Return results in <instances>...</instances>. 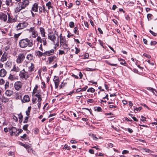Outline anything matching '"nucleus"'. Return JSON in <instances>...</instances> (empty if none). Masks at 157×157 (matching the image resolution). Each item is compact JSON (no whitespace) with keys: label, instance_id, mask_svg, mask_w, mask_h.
<instances>
[{"label":"nucleus","instance_id":"27","mask_svg":"<svg viewBox=\"0 0 157 157\" xmlns=\"http://www.w3.org/2000/svg\"><path fill=\"white\" fill-rule=\"evenodd\" d=\"M44 39V38L41 39L40 37L38 36L36 40L38 42L42 43Z\"/></svg>","mask_w":157,"mask_h":157},{"label":"nucleus","instance_id":"56","mask_svg":"<svg viewBox=\"0 0 157 157\" xmlns=\"http://www.w3.org/2000/svg\"><path fill=\"white\" fill-rule=\"evenodd\" d=\"M59 77L58 76H54V78L53 79L54 81H58L59 80Z\"/></svg>","mask_w":157,"mask_h":157},{"label":"nucleus","instance_id":"33","mask_svg":"<svg viewBox=\"0 0 157 157\" xmlns=\"http://www.w3.org/2000/svg\"><path fill=\"white\" fill-rule=\"evenodd\" d=\"M95 110L97 111L98 112H101L102 111V109L101 107H96L95 108Z\"/></svg>","mask_w":157,"mask_h":157},{"label":"nucleus","instance_id":"22","mask_svg":"<svg viewBox=\"0 0 157 157\" xmlns=\"http://www.w3.org/2000/svg\"><path fill=\"white\" fill-rule=\"evenodd\" d=\"M33 58V56L31 54H28L27 55L26 58L29 60H32Z\"/></svg>","mask_w":157,"mask_h":157},{"label":"nucleus","instance_id":"37","mask_svg":"<svg viewBox=\"0 0 157 157\" xmlns=\"http://www.w3.org/2000/svg\"><path fill=\"white\" fill-rule=\"evenodd\" d=\"M29 125L28 124H26L23 127V128H22L23 129H24V130L25 131L27 130L28 127Z\"/></svg>","mask_w":157,"mask_h":157},{"label":"nucleus","instance_id":"3","mask_svg":"<svg viewBox=\"0 0 157 157\" xmlns=\"http://www.w3.org/2000/svg\"><path fill=\"white\" fill-rule=\"evenodd\" d=\"M29 3V1L25 0L22 2H20L18 4V6H20L23 9L25 8L28 5Z\"/></svg>","mask_w":157,"mask_h":157},{"label":"nucleus","instance_id":"17","mask_svg":"<svg viewBox=\"0 0 157 157\" xmlns=\"http://www.w3.org/2000/svg\"><path fill=\"white\" fill-rule=\"evenodd\" d=\"M13 3L12 0H6L5 1L6 5L9 6H11L13 5Z\"/></svg>","mask_w":157,"mask_h":157},{"label":"nucleus","instance_id":"19","mask_svg":"<svg viewBox=\"0 0 157 157\" xmlns=\"http://www.w3.org/2000/svg\"><path fill=\"white\" fill-rule=\"evenodd\" d=\"M5 94L7 96L10 97L13 94V92L10 90H7L6 91Z\"/></svg>","mask_w":157,"mask_h":157},{"label":"nucleus","instance_id":"15","mask_svg":"<svg viewBox=\"0 0 157 157\" xmlns=\"http://www.w3.org/2000/svg\"><path fill=\"white\" fill-rule=\"evenodd\" d=\"M60 38V46L62 45V43H65V40L63 38V36H62V34H61L59 35Z\"/></svg>","mask_w":157,"mask_h":157},{"label":"nucleus","instance_id":"23","mask_svg":"<svg viewBox=\"0 0 157 157\" xmlns=\"http://www.w3.org/2000/svg\"><path fill=\"white\" fill-rule=\"evenodd\" d=\"M2 101L5 103L8 102L9 100L8 98H6L4 96H3L2 97Z\"/></svg>","mask_w":157,"mask_h":157},{"label":"nucleus","instance_id":"28","mask_svg":"<svg viewBox=\"0 0 157 157\" xmlns=\"http://www.w3.org/2000/svg\"><path fill=\"white\" fill-rule=\"evenodd\" d=\"M22 9H23L21 8V7H20V6L17 7L15 9V12L16 13H18Z\"/></svg>","mask_w":157,"mask_h":157},{"label":"nucleus","instance_id":"58","mask_svg":"<svg viewBox=\"0 0 157 157\" xmlns=\"http://www.w3.org/2000/svg\"><path fill=\"white\" fill-rule=\"evenodd\" d=\"M141 117L142 118V119H141L140 120L141 121H143V122L145 121H146V118H145V117H144L143 116H142Z\"/></svg>","mask_w":157,"mask_h":157},{"label":"nucleus","instance_id":"25","mask_svg":"<svg viewBox=\"0 0 157 157\" xmlns=\"http://www.w3.org/2000/svg\"><path fill=\"white\" fill-rule=\"evenodd\" d=\"M20 70V69L18 67L14 66L11 71H14L15 72H18Z\"/></svg>","mask_w":157,"mask_h":157},{"label":"nucleus","instance_id":"2","mask_svg":"<svg viewBox=\"0 0 157 157\" xmlns=\"http://www.w3.org/2000/svg\"><path fill=\"white\" fill-rule=\"evenodd\" d=\"M19 75L22 79L26 80L29 77L30 75L24 69L20 71Z\"/></svg>","mask_w":157,"mask_h":157},{"label":"nucleus","instance_id":"35","mask_svg":"<svg viewBox=\"0 0 157 157\" xmlns=\"http://www.w3.org/2000/svg\"><path fill=\"white\" fill-rule=\"evenodd\" d=\"M98 41L99 43L100 44V45L102 46L103 48H104V44H105L102 41L100 40H98Z\"/></svg>","mask_w":157,"mask_h":157},{"label":"nucleus","instance_id":"55","mask_svg":"<svg viewBox=\"0 0 157 157\" xmlns=\"http://www.w3.org/2000/svg\"><path fill=\"white\" fill-rule=\"evenodd\" d=\"M13 119L15 121H18V120L17 117L15 115H13Z\"/></svg>","mask_w":157,"mask_h":157},{"label":"nucleus","instance_id":"45","mask_svg":"<svg viewBox=\"0 0 157 157\" xmlns=\"http://www.w3.org/2000/svg\"><path fill=\"white\" fill-rule=\"evenodd\" d=\"M18 118L19 120L23 119V116L22 115L21 113L18 115Z\"/></svg>","mask_w":157,"mask_h":157},{"label":"nucleus","instance_id":"57","mask_svg":"<svg viewBox=\"0 0 157 157\" xmlns=\"http://www.w3.org/2000/svg\"><path fill=\"white\" fill-rule=\"evenodd\" d=\"M8 154L9 156H12L14 155V153L13 152L10 151L8 153Z\"/></svg>","mask_w":157,"mask_h":157},{"label":"nucleus","instance_id":"30","mask_svg":"<svg viewBox=\"0 0 157 157\" xmlns=\"http://www.w3.org/2000/svg\"><path fill=\"white\" fill-rule=\"evenodd\" d=\"M8 78L11 80H13L15 79V77L14 75L10 74Z\"/></svg>","mask_w":157,"mask_h":157},{"label":"nucleus","instance_id":"46","mask_svg":"<svg viewBox=\"0 0 157 157\" xmlns=\"http://www.w3.org/2000/svg\"><path fill=\"white\" fill-rule=\"evenodd\" d=\"M143 55L147 58H151V56L147 54L146 53H144Z\"/></svg>","mask_w":157,"mask_h":157},{"label":"nucleus","instance_id":"20","mask_svg":"<svg viewBox=\"0 0 157 157\" xmlns=\"http://www.w3.org/2000/svg\"><path fill=\"white\" fill-rule=\"evenodd\" d=\"M34 65L33 63H31V65L28 67L29 71H33L34 70Z\"/></svg>","mask_w":157,"mask_h":157},{"label":"nucleus","instance_id":"62","mask_svg":"<svg viewBox=\"0 0 157 157\" xmlns=\"http://www.w3.org/2000/svg\"><path fill=\"white\" fill-rule=\"evenodd\" d=\"M120 64L122 65H124V64H126L125 61L124 59H123L121 61Z\"/></svg>","mask_w":157,"mask_h":157},{"label":"nucleus","instance_id":"52","mask_svg":"<svg viewBox=\"0 0 157 157\" xmlns=\"http://www.w3.org/2000/svg\"><path fill=\"white\" fill-rule=\"evenodd\" d=\"M23 130L22 129H20L19 132L15 134V136H18L19 135V133H21L23 132Z\"/></svg>","mask_w":157,"mask_h":157},{"label":"nucleus","instance_id":"64","mask_svg":"<svg viewBox=\"0 0 157 157\" xmlns=\"http://www.w3.org/2000/svg\"><path fill=\"white\" fill-rule=\"evenodd\" d=\"M89 152L91 154H94V151L92 149H90L89 150Z\"/></svg>","mask_w":157,"mask_h":157},{"label":"nucleus","instance_id":"61","mask_svg":"<svg viewBox=\"0 0 157 157\" xmlns=\"http://www.w3.org/2000/svg\"><path fill=\"white\" fill-rule=\"evenodd\" d=\"M27 151L29 153H30L31 151H32L33 153L34 154L33 152V150H32V148H30V147L27 149Z\"/></svg>","mask_w":157,"mask_h":157},{"label":"nucleus","instance_id":"38","mask_svg":"<svg viewBox=\"0 0 157 157\" xmlns=\"http://www.w3.org/2000/svg\"><path fill=\"white\" fill-rule=\"evenodd\" d=\"M63 149L69 150L70 149H71V148L69 146H68L67 145L65 144L64 146V147H63Z\"/></svg>","mask_w":157,"mask_h":157},{"label":"nucleus","instance_id":"8","mask_svg":"<svg viewBox=\"0 0 157 157\" xmlns=\"http://www.w3.org/2000/svg\"><path fill=\"white\" fill-rule=\"evenodd\" d=\"M48 38L52 41L54 44L55 43L56 37L54 35L52 34L51 33H49L48 34Z\"/></svg>","mask_w":157,"mask_h":157},{"label":"nucleus","instance_id":"34","mask_svg":"<svg viewBox=\"0 0 157 157\" xmlns=\"http://www.w3.org/2000/svg\"><path fill=\"white\" fill-rule=\"evenodd\" d=\"M55 85V87L56 89L58 88L59 85V81H54Z\"/></svg>","mask_w":157,"mask_h":157},{"label":"nucleus","instance_id":"53","mask_svg":"<svg viewBox=\"0 0 157 157\" xmlns=\"http://www.w3.org/2000/svg\"><path fill=\"white\" fill-rule=\"evenodd\" d=\"M147 89L148 90H151V91L153 92V93H154V90H155V89H153V88H151V87H149V88H148Z\"/></svg>","mask_w":157,"mask_h":157},{"label":"nucleus","instance_id":"12","mask_svg":"<svg viewBox=\"0 0 157 157\" xmlns=\"http://www.w3.org/2000/svg\"><path fill=\"white\" fill-rule=\"evenodd\" d=\"M38 7V3H35L33 5L32 10L33 11L35 12H37Z\"/></svg>","mask_w":157,"mask_h":157},{"label":"nucleus","instance_id":"24","mask_svg":"<svg viewBox=\"0 0 157 157\" xmlns=\"http://www.w3.org/2000/svg\"><path fill=\"white\" fill-rule=\"evenodd\" d=\"M31 106L29 107L28 108L27 110L26 111V115L27 116H29L30 114L29 113H30V111H31Z\"/></svg>","mask_w":157,"mask_h":157},{"label":"nucleus","instance_id":"51","mask_svg":"<svg viewBox=\"0 0 157 157\" xmlns=\"http://www.w3.org/2000/svg\"><path fill=\"white\" fill-rule=\"evenodd\" d=\"M149 32L154 36H156L157 35L156 33H154L151 30H149Z\"/></svg>","mask_w":157,"mask_h":157},{"label":"nucleus","instance_id":"32","mask_svg":"<svg viewBox=\"0 0 157 157\" xmlns=\"http://www.w3.org/2000/svg\"><path fill=\"white\" fill-rule=\"evenodd\" d=\"M55 57L54 56H51V57H49L48 59V60H49V63H50L53 61V60L54 59V57Z\"/></svg>","mask_w":157,"mask_h":157},{"label":"nucleus","instance_id":"16","mask_svg":"<svg viewBox=\"0 0 157 157\" xmlns=\"http://www.w3.org/2000/svg\"><path fill=\"white\" fill-rule=\"evenodd\" d=\"M30 101V98L28 95H25L24 96L23 100V102H28Z\"/></svg>","mask_w":157,"mask_h":157},{"label":"nucleus","instance_id":"60","mask_svg":"<svg viewBox=\"0 0 157 157\" xmlns=\"http://www.w3.org/2000/svg\"><path fill=\"white\" fill-rule=\"evenodd\" d=\"M128 151L126 150H124L122 152V153L123 154H126L128 153Z\"/></svg>","mask_w":157,"mask_h":157},{"label":"nucleus","instance_id":"11","mask_svg":"<svg viewBox=\"0 0 157 157\" xmlns=\"http://www.w3.org/2000/svg\"><path fill=\"white\" fill-rule=\"evenodd\" d=\"M8 54L6 52H4L2 54V56L1 58V61L2 62H4L6 61L7 58Z\"/></svg>","mask_w":157,"mask_h":157},{"label":"nucleus","instance_id":"59","mask_svg":"<svg viewBox=\"0 0 157 157\" xmlns=\"http://www.w3.org/2000/svg\"><path fill=\"white\" fill-rule=\"evenodd\" d=\"M75 49H76V51L75 52V53L76 54H77L79 52L80 50L79 49H78V48L77 47L75 48Z\"/></svg>","mask_w":157,"mask_h":157},{"label":"nucleus","instance_id":"21","mask_svg":"<svg viewBox=\"0 0 157 157\" xmlns=\"http://www.w3.org/2000/svg\"><path fill=\"white\" fill-rule=\"evenodd\" d=\"M40 33L42 35V36L45 37V35L44 29L43 28H40Z\"/></svg>","mask_w":157,"mask_h":157},{"label":"nucleus","instance_id":"40","mask_svg":"<svg viewBox=\"0 0 157 157\" xmlns=\"http://www.w3.org/2000/svg\"><path fill=\"white\" fill-rule=\"evenodd\" d=\"M27 137L28 136L26 134H25L22 136H21V138H22L25 140H26L28 138Z\"/></svg>","mask_w":157,"mask_h":157},{"label":"nucleus","instance_id":"47","mask_svg":"<svg viewBox=\"0 0 157 157\" xmlns=\"http://www.w3.org/2000/svg\"><path fill=\"white\" fill-rule=\"evenodd\" d=\"M9 84V82L7 81L6 82L5 85V88L6 89L8 87Z\"/></svg>","mask_w":157,"mask_h":157},{"label":"nucleus","instance_id":"63","mask_svg":"<svg viewBox=\"0 0 157 157\" xmlns=\"http://www.w3.org/2000/svg\"><path fill=\"white\" fill-rule=\"evenodd\" d=\"M34 95H35L36 97H37V96H39L40 95V92H37Z\"/></svg>","mask_w":157,"mask_h":157},{"label":"nucleus","instance_id":"39","mask_svg":"<svg viewBox=\"0 0 157 157\" xmlns=\"http://www.w3.org/2000/svg\"><path fill=\"white\" fill-rule=\"evenodd\" d=\"M69 26L71 28H73L75 24L73 22L71 21L69 23Z\"/></svg>","mask_w":157,"mask_h":157},{"label":"nucleus","instance_id":"50","mask_svg":"<svg viewBox=\"0 0 157 157\" xmlns=\"http://www.w3.org/2000/svg\"><path fill=\"white\" fill-rule=\"evenodd\" d=\"M5 82L3 78L0 79V85H2L5 83Z\"/></svg>","mask_w":157,"mask_h":157},{"label":"nucleus","instance_id":"13","mask_svg":"<svg viewBox=\"0 0 157 157\" xmlns=\"http://www.w3.org/2000/svg\"><path fill=\"white\" fill-rule=\"evenodd\" d=\"M6 71L5 69H1L0 70V76L2 77H4L6 75Z\"/></svg>","mask_w":157,"mask_h":157},{"label":"nucleus","instance_id":"4","mask_svg":"<svg viewBox=\"0 0 157 157\" xmlns=\"http://www.w3.org/2000/svg\"><path fill=\"white\" fill-rule=\"evenodd\" d=\"M28 25V23L26 22H24L22 23H19L16 26L17 30H19L23 29L26 27Z\"/></svg>","mask_w":157,"mask_h":157},{"label":"nucleus","instance_id":"9","mask_svg":"<svg viewBox=\"0 0 157 157\" xmlns=\"http://www.w3.org/2000/svg\"><path fill=\"white\" fill-rule=\"evenodd\" d=\"M7 15L4 13L0 12V19L6 22L7 20Z\"/></svg>","mask_w":157,"mask_h":157},{"label":"nucleus","instance_id":"49","mask_svg":"<svg viewBox=\"0 0 157 157\" xmlns=\"http://www.w3.org/2000/svg\"><path fill=\"white\" fill-rule=\"evenodd\" d=\"M37 88H34L33 93L32 95H34L35 94H36L37 92Z\"/></svg>","mask_w":157,"mask_h":157},{"label":"nucleus","instance_id":"1","mask_svg":"<svg viewBox=\"0 0 157 157\" xmlns=\"http://www.w3.org/2000/svg\"><path fill=\"white\" fill-rule=\"evenodd\" d=\"M19 45L21 48H23L27 47H32L33 45V41L28 38L23 39L19 41Z\"/></svg>","mask_w":157,"mask_h":157},{"label":"nucleus","instance_id":"54","mask_svg":"<svg viewBox=\"0 0 157 157\" xmlns=\"http://www.w3.org/2000/svg\"><path fill=\"white\" fill-rule=\"evenodd\" d=\"M157 42L156 41H151L150 43L151 45H153L156 44Z\"/></svg>","mask_w":157,"mask_h":157},{"label":"nucleus","instance_id":"43","mask_svg":"<svg viewBox=\"0 0 157 157\" xmlns=\"http://www.w3.org/2000/svg\"><path fill=\"white\" fill-rule=\"evenodd\" d=\"M36 98H33V99L32 100V102L33 104H35L36 102Z\"/></svg>","mask_w":157,"mask_h":157},{"label":"nucleus","instance_id":"18","mask_svg":"<svg viewBox=\"0 0 157 157\" xmlns=\"http://www.w3.org/2000/svg\"><path fill=\"white\" fill-rule=\"evenodd\" d=\"M36 55L38 56L39 57H40L42 56H44L45 55L44 52H42L40 51H38L36 52Z\"/></svg>","mask_w":157,"mask_h":157},{"label":"nucleus","instance_id":"44","mask_svg":"<svg viewBox=\"0 0 157 157\" xmlns=\"http://www.w3.org/2000/svg\"><path fill=\"white\" fill-rule=\"evenodd\" d=\"M29 119L28 116H27L25 117V120L23 121V123H26L28 122V119Z\"/></svg>","mask_w":157,"mask_h":157},{"label":"nucleus","instance_id":"14","mask_svg":"<svg viewBox=\"0 0 157 157\" xmlns=\"http://www.w3.org/2000/svg\"><path fill=\"white\" fill-rule=\"evenodd\" d=\"M8 20L7 22L8 23H12L16 21V20L15 18H12L10 14L8 13Z\"/></svg>","mask_w":157,"mask_h":157},{"label":"nucleus","instance_id":"48","mask_svg":"<svg viewBox=\"0 0 157 157\" xmlns=\"http://www.w3.org/2000/svg\"><path fill=\"white\" fill-rule=\"evenodd\" d=\"M107 63L108 65L112 66H117V64H111L110 62H107Z\"/></svg>","mask_w":157,"mask_h":157},{"label":"nucleus","instance_id":"41","mask_svg":"<svg viewBox=\"0 0 157 157\" xmlns=\"http://www.w3.org/2000/svg\"><path fill=\"white\" fill-rule=\"evenodd\" d=\"M36 31H33L32 32V35H33L32 37L33 38H35L37 36V35L36 36Z\"/></svg>","mask_w":157,"mask_h":157},{"label":"nucleus","instance_id":"10","mask_svg":"<svg viewBox=\"0 0 157 157\" xmlns=\"http://www.w3.org/2000/svg\"><path fill=\"white\" fill-rule=\"evenodd\" d=\"M54 51L55 50L54 49H52L50 50L45 52H44L45 55L44 57H46V56H49L53 55L54 53Z\"/></svg>","mask_w":157,"mask_h":157},{"label":"nucleus","instance_id":"7","mask_svg":"<svg viewBox=\"0 0 157 157\" xmlns=\"http://www.w3.org/2000/svg\"><path fill=\"white\" fill-rule=\"evenodd\" d=\"M9 129L10 130V132L11 133V135L12 136L15 135L16 133H17V129L15 127H9Z\"/></svg>","mask_w":157,"mask_h":157},{"label":"nucleus","instance_id":"42","mask_svg":"<svg viewBox=\"0 0 157 157\" xmlns=\"http://www.w3.org/2000/svg\"><path fill=\"white\" fill-rule=\"evenodd\" d=\"M78 28L77 27H75L74 28V33L75 34H78V33L77 32Z\"/></svg>","mask_w":157,"mask_h":157},{"label":"nucleus","instance_id":"31","mask_svg":"<svg viewBox=\"0 0 157 157\" xmlns=\"http://www.w3.org/2000/svg\"><path fill=\"white\" fill-rule=\"evenodd\" d=\"M51 2H49L46 4V6L48 7V9H50L51 7Z\"/></svg>","mask_w":157,"mask_h":157},{"label":"nucleus","instance_id":"6","mask_svg":"<svg viewBox=\"0 0 157 157\" xmlns=\"http://www.w3.org/2000/svg\"><path fill=\"white\" fill-rule=\"evenodd\" d=\"M22 83L21 82L19 81L16 82L14 85L15 89L17 90H19L21 88Z\"/></svg>","mask_w":157,"mask_h":157},{"label":"nucleus","instance_id":"26","mask_svg":"<svg viewBox=\"0 0 157 157\" xmlns=\"http://www.w3.org/2000/svg\"><path fill=\"white\" fill-rule=\"evenodd\" d=\"M95 89L92 87L89 88L87 90V92L93 93L95 92Z\"/></svg>","mask_w":157,"mask_h":157},{"label":"nucleus","instance_id":"5","mask_svg":"<svg viewBox=\"0 0 157 157\" xmlns=\"http://www.w3.org/2000/svg\"><path fill=\"white\" fill-rule=\"evenodd\" d=\"M25 58V56L23 53L19 54L18 56L16 61L17 63H21Z\"/></svg>","mask_w":157,"mask_h":157},{"label":"nucleus","instance_id":"29","mask_svg":"<svg viewBox=\"0 0 157 157\" xmlns=\"http://www.w3.org/2000/svg\"><path fill=\"white\" fill-rule=\"evenodd\" d=\"M22 9H23L21 8V7H20V6L17 7L15 9V12L16 13H18Z\"/></svg>","mask_w":157,"mask_h":157},{"label":"nucleus","instance_id":"36","mask_svg":"<svg viewBox=\"0 0 157 157\" xmlns=\"http://www.w3.org/2000/svg\"><path fill=\"white\" fill-rule=\"evenodd\" d=\"M62 44L63 45L62 47H63L64 49H67L68 48V46L66 44V42H65V43H62Z\"/></svg>","mask_w":157,"mask_h":157}]
</instances>
